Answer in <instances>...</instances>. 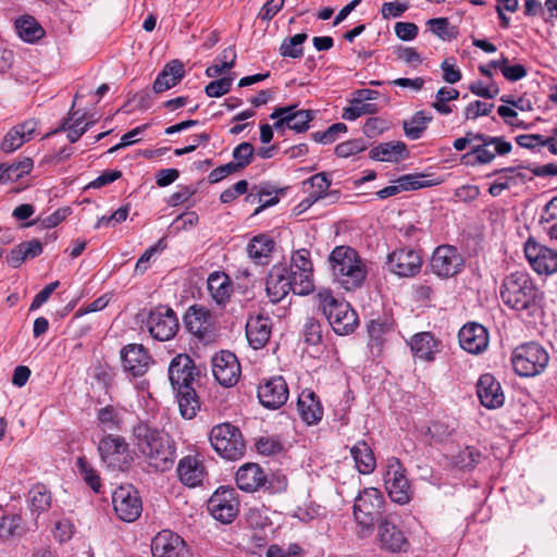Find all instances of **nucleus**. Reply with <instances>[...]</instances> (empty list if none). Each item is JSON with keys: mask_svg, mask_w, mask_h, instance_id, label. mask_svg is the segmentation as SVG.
Masks as SVG:
<instances>
[{"mask_svg": "<svg viewBox=\"0 0 557 557\" xmlns=\"http://www.w3.org/2000/svg\"><path fill=\"white\" fill-rule=\"evenodd\" d=\"M499 296L505 306L527 317L537 318L543 312V294L525 272L517 271L505 276Z\"/></svg>", "mask_w": 557, "mask_h": 557, "instance_id": "nucleus-1", "label": "nucleus"}, {"mask_svg": "<svg viewBox=\"0 0 557 557\" xmlns=\"http://www.w3.org/2000/svg\"><path fill=\"white\" fill-rule=\"evenodd\" d=\"M496 173L500 174L497 181L504 185L505 189H508L509 187L523 182L525 178L524 174L517 168H505L497 171Z\"/></svg>", "mask_w": 557, "mask_h": 557, "instance_id": "nucleus-55", "label": "nucleus"}, {"mask_svg": "<svg viewBox=\"0 0 557 557\" xmlns=\"http://www.w3.org/2000/svg\"><path fill=\"white\" fill-rule=\"evenodd\" d=\"M22 524L20 515H7L0 519V539L8 540L16 534Z\"/></svg>", "mask_w": 557, "mask_h": 557, "instance_id": "nucleus-51", "label": "nucleus"}, {"mask_svg": "<svg viewBox=\"0 0 557 557\" xmlns=\"http://www.w3.org/2000/svg\"><path fill=\"white\" fill-rule=\"evenodd\" d=\"M297 410L300 418L309 425L317 424L323 417V408L320 400L310 389H304L299 394Z\"/></svg>", "mask_w": 557, "mask_h": 557, "instance_id": "nucleus-32", "label": "nucleus"}, {"mask_svg": "<svg viewBox=\"0 0 557 557\" xmlns=\"http://www.w3.org/2000/svg\"><path fill=\"white\" fill-rule=\"evenodd\" d=\"M17 36L25 42L35 44L40 40L46 32L40 23L32 15L24 14L14 22Z\"/></svg>", "mask_w": 557, "mask_h": 557, "instance_id": "nucleus-37", "label": "nucleus"}, {"mask_svg": "<svg viewBox=\"0 0 557 557\" xmlns=\"http://www.w3.org/2000/svg\"><path fill=\"white\" fill-rule=\"evenodd\" d=\"M384 484L394 503L405 505L411 500L412 490L406 475V469L396 457L386 460Z\"/></svg>", "mask_w": 557, "mask_h": 557, "instance_id": "nucleus-9", "label": "nucleus"}, {"mask_svg": "<svg viewBox=\"0 0 557 557\" xmlns=\"http://www.w3.org/2000/svg\"><path fill=\"white\" fill-rule=\"evenodd\" d=\"M288 271L294 280L296 295L305 296L313 290V265L309 250L299 249L295 251Z\"/></svg>", "mask_w": 557, "mask_h": 557, "instance_id": "nucleus-11", "label": "nucleus"}, {"mask_svg": "<svg viewBox=\"0 0 557 557\" xmlns=\"http://www.w3.org/2000/svg\"><path fill=\"white\" fill-rule=\"evenodd\" d=\"M112 504L117 517L125 522L135 521L143 505L138 492L132 485H121L112 494Z\"/></svg>", "mask_w": 557, "mask_h": 557, "instance_id": "nucleus-13", "label": "nucleus"}, {"mask_svg": "<svg viewBox=\"0 0 557 557\" xmlns=\"http://www.w3.org/2000/svg\"><path fill=\"white\" fill-rule=\"evenodd\" d=\"M210 443L222 458L228 460L242 458L246 449L240 431L230 423L213 426L210 432Z\"/></svg>", "mask_w": 557, "mask_h": 557, "instance_id": "nucleus-7", "label": "nucleus"}, {"mask_svg": "<svg viewBox=\"0 0 557 557\" xmlns=\"http://www.w3.org/2000/svg\"><path fill=\"white\" fill-rule=\"evenodd\" d=\"M232 82V77H222L220 79H215L206 86V95L210 98L221 97L230 91Z\"/></svg>", "mask_w": 557, "mask_h": 557, "instance_id": "nucleus-58", "label": "nucleus"}, {"mask_svg": "<svg viewBox=\"0 0 557 557\" xmlns=\"http://www.w3.org/2000/svg\"><path fill=\"white\" fill-rule=\"evenodd\" d=\"M177 474L181 482L187 486L201 484L205 478V467L198 456H186L180 460Z\"/></svg>", "mask_w": 557, "mask_h": 557, "instance_id": "nucleus-31", "label": "nucleus"}, {"mask_svg": "<svg viewBox=\"0 0 557 557\" xmlns=\"http://www.w3.org/2000/svg\"><path fill=\"white\" fill-rule=\"evenodd\" d=\"M70 120H73L72 124H69V121H65L61 127L60 131H67V139L71 143H76L90 127L92 122H87L84 125L83 122L86 119V114H79L78 111H70Z\"/></svg>", "mask_w": 557, "mask_h": 557, "instance_id": "nucleus-45", "label": "nucleus"}, {"mask_svg": "<svg viewBox=\"0 0 557 557\" xmlns=\"http://www.w3.org/2000/svg\"><path fill=\"white\" fill-rule=\"evenodd\" d=\"M315 299L335 333L346 335L355 330L358 318L347 301L336 299L326 288L320 289Z\"/></svg>", "mask_w": 557, "mask_h": 557, "instance_id": "nucleus-4", "label": "nucleus"}, {"mask_svg": "<svg viewBox=\"0 0 557 557\" xmlns=\"http://www.w3.org/2000/svg\"><path fill=\"white\" fill-rule=\"evenodd\" d=\"M265 290L270 301L273 304L283 300L289 292L295 294L294 280L286 267L282 264L272 267L267 277Z\"/></svg>", "mask_w": 557, "mask_h": 557, "instance_id": "nucleus-15", "label": "nucleus"}, {"mask_svg": "<svg viewBox=\"0 0 557 557\" xmlns=\"http://www.w3.org/2000/svg\"><path fill=\"white\" fill-rule=\"evenodd\" d=\"M305 341L310 345H317L322 339V330L320 323L309 318L304 325Z\"/></svg>", "mask_w": 557, "mask_h": 557, "instance_id": "nucleus-59", "label": "nucleus"}, {"mask_svg": "<svg viewBox=\"0 0 557 557\" xmlns=\"http://www.w3.org/2000/svg\"><path fill=\"white\" fill-rule=\"evenodd\" d=\"M428 25H430L433 34L444 40H449L454 37V28L449 26L446 17L431 18L428 21Z\"/></svg>", "mask_w": 557, "mask_h": 557, "instance_id": "nucleus-54", "label": "nucleus"}, {"mask_svg": "<svg viewBox=\"0 0 557 557\" xmlns=\"http://www.w3.org/2000/svg\"><path fill=\"white\" fill-rule=\"evenodd\" d=\"M207 284L209 294L216 305L224 306L230 300L233 286L228 275L213 272L209 275Z\"/></svg>", "mask_w": 557, "mask_h": 557, "instance_id": "nucleus-35", "label": "nucleus"}, {"mask_svg": "<svg viewBox=\"0 0 557 557\" xmlns=\"http://www.w3.org/2000/svg\"><path fill=\"white\" fill-rule=\"evenodd\" d=\"M255 148L250 143L239 144L233 151L234 164L240 171L251 162Z\"/></svg>", "mask_w": 557, "mask_h": 557, "instance_id": "nucleus-52", "label": "nucleus"}, {"mask_svg": "<svg viewBox=\"0 0 557 557\" xmlns=\"http://www.w3.org/2000/svg\"><path fill=\"white\" fill-rule=\"evenodd\" d=\"M28 504L33 515L37 517L47 511L51 506V495L42 484L35 485L29 491Z\"/></svg>", "mask_w": 557, "mask_h": 557, "instance_id": "nucleus-43", "label": "nucleus"}, {"mask_svg": "<svg viewBox=\"0 0 557 557\" xmlns=\"http://www.w3.org/2000/svg\"><path fill=\"white\" fill-rule=\"evenodd\" d=\"M308 36L305 33L296 34L283 40L280 47V53L288 58H301L304 54L302 44L307 40Z\"/></svg>", "mask_w": 557, "mask_h": 557, "instance_id": "nucleus-48", "label": "nucleus"}, {"mask_svg": "<svg viewBox=\"0 0 557 557\" xmlns=\"http://www.w3.org/2000/svg\"><path fill=\"white\" fill-rule=\"evenodd\" d=\"M384 496L375 487L363 488L354 504V516L360 528L359 535L367 536L374 524V521L382 515Z\"/></svg>", "mask_w": 557, "mask_h": 557, "instance_id": "nucleus-5", "label": "nucleus"}, {"mask_svg": "<svg viewBox=\"0 0 557 557\" xmlns=\"http://www.w3.org/2000/svg\"><path fill=\"white\" fill-rule=\"evenodd\" d=\"M127 443L121 436L108 435L104 436L99 445L98 451L101 460L112 468H120L121 460L127 451Z\"/></svg>", "mask_w": 557, "mask_h": 557, "instance_id": "nucleus-28", "label": "nucleus"}, {"mask_svg": "<svg viewBox=\"0 0 557 557\" xmlns=\"http://www.w3.org/2000/svg\"><path fill=\"white\" fill-rule=\"evenodd\" d=\"M476 394L482 406L496 409L504 405L505 396L499 382L490 373L482 374L476 383Z\"/></svg>", "mask_w": 557, "mask_h": 557, "instance_id": "nucleus-23", "label": "nucleus"}, {"mask_svg": "<svg viewBox=\"0 0 557 557\" xmlns=\"http://www.w3.org/2000/svg\"><path fill=\"white\" fill-rule=\"evenodd\" d=\"M377 540L382 549L392 553L406 550L409 546L403 530L387 517L379 522Z\"/></svg>", "mask_w": 557, "mask_h": 557, "instance_id": "nucleus-21", "label": "nucleus"}, {"mask_svg": "<svg viewBox=\"0 0 557 557\" xmlns=\"http://www.w3.org/2000/svg\"><path fill=\"white\" fill-rule=\"evenodd\" d=\"M407 156V147L403 141L383 143L370 150L371 159L381 162H398Z\"/></svg>", "mask_w": 557, "mask_h": 557, "instance_id": "nucleus-38", "label": "nucleus"}, {"mask_svg": "<svg viewBox=\"0 0 557 557\" xmlns=\"http://www.w3.org/2000/svg\"><path fill=\"white\" fill-rule=\"evenodd\" d=\"M194 362L188 355L181 354L169 366V380L173 388H187L194 381Z\"/></svg>", "mask_w": 557, "mask_h": 557, "instance_id": "nucleus-26", "label": "nucleus"}, {"mask_svg": "<svg viewBox=\"0 0 557 557\" xmlns=\"http://www.w3.org/2000/svg\"><path fill=\"white\" fill-rule=\"evenodd\" d=\"M271 320L268 317L257 315L248 319L246 337L253 349L262 348L270 339Z\"/></svg>", "mask_w": 557, "mask_h": 557, "instance_id": "nucleus-29", "label": "nucleus"}, {"mask_svg": "<svg viewBox=\"0 0 557 557\" xmlns=\"http://www.w3.org/2000/svg\"><path fill=\"white\" fill-rule=\"evenodd\" d=\"M208 510L215 520L231 523L239 511V503L233 488L221 487L209 498Z\"/></svg>", "mask_w": 557, "mask_h": 557, "instance_id": "nucleus-14", "label": "nucleus"}, {"mask_svg": "<svg viewBox=\"0 0 557 557\" xmlns=\"http://www.w3.org/2000/svg\"><path fill=\"white\" fill-rule=\"evenodd\" d=\"M256 448L259 454L264 456L274 455L282 450L281 443L272 437H260L256 442Z\"/></svg>", "mask_w": 557, "mask_h": 557, "instance_id": "nucleus-61", "label": "nucleus"}, {"mask_svg": "<svg viewBox=\"0 0 557 557\" xmlns=\"http://www.w3.org/2000/svg\"><path fill=\"white\" fill-rule=\"evenodd\" d=\"M458 339L460 347L473 355L483 352L488 346L487 330L474 322L468 323L460 329Z\"/></svg>", "mask_w": 557, "mask_h": 557, "instance_id": "nucleus-22", "label": "nucleus"}, {"mask_svg": "<svg viewBox=\"0 0 557 557\" xmlns=\"http://www.w3.org/2000/svg\"><path fill=\"white\" fill-rule=\"evenodd\" d=\"M481 458V454L473 447H466L455 457V463L460 468H472Z\"/></svg>", "mask_w": 557, "mask_h": 557, "instance_id": "nucleus-56", "label": "nucleus"}, {"mask_svg": "<svg viewBox=\"0 0 557 557\" xmlns=\"http://www.w3.org/2000/svg\"><path fill=\"white\" fill-rule=\"evenodd\" d=\"M236 60V52L234 48L228 47L222 51L216 58V62L206 70L208 77L214 78L221 76L223 73L234 67Z\"/></svg>", "mask_w": 557, "mask_h": 557, "instance_id": "nucleus-46", "label": "nucleus"}, {"mask_svg": "<svg viewBox=\"0 0 557 557\" xmlns=\"http://www.w3.org/2000/svg\"><path fill=\"white\" fill-rule=\"evenodd\" d=\"M540 223L557 226V196L544 206L541 212Z\"/></svg>", "mask_w": 557, "mask_h": 557, "instance_id": "nucleus-63", "label": "nucleus"}, {"mask_svg": "<svg viewBox=\"0 0 557 557\" xmlns=\"http://www.w3.org/2000/svg\"><path fill=\"white\" fill-rule=\"evenodd\" d=\"M512 146L503 137L490 136L478 133L476 143L471 148L470 152L462 156L461 161L468 165H484L491 163L496 154L505 156L509 153Z\"/></svg>", "mask_w": 557, "mask_h": 557, "instance_id": "nucleus-6", "label": "nucleus"}, {"mask_svg": "<svg viewBox=\"0 0 557 557\" xmlns=\"http://www.w3.org/2000/svg\"><path fill=\"white\" fill-rule=\"evenodd\" d=\"M465 264V259L458 249L450 245L438 246L431 258V270L440 277H451L458 274Z\"/></svg>", "mask_w": 557, "mask_h": 557, "instance_id": "nucleus-12", "label": "nucleus"}, {"mask_svg": "<svg viewBox=\"0 0 557 557\" xmlns=\"http://www.w3.org/2000/svg\"><path fill=\"white\" fill-rule=\"evenodd\" d=\"M494 108L493 103L482 102L480 100H475L470 102L465 109V119L466 120H476L479 116L488 115Z\"/></svg>", "mask_w": 557, "mask_h": 557, "instance_id": "nucleus-57", "label": "nucleus"}, {"mask_svg": "<svg viewBox=\"0 0 557 557\" xmlns=\"http://www.w3.org/2000/svg\"><path fill=\"white\" fill-rule=\"evenodd\" d=\"M150 335L160 342L170 341L178 331V320L172 308L158 306L144 320Z\"/></svg>", "mask_w": 557, "mask_h": 557, "instance_id": "nucleus-10", "label": "nucleus"}, {"mask_svg": "<svg viewBox=\"0 0 557 557\" xmlns=\"http://www.w3.org/2000/svg\"><path fill=\"white\" fill-rule=\"evenodd\" d=\"M346 132H347L346 124L335 123V124L331 125L326 131L315 132L312 134V136L317 143H321V144L325 145V144L334 143L338 138L339 134L346 133Z\"/></svg>", "mask_w": 557, "mask_h": 557, "instance_id": "nucleus-53", "label": "nucleus"}, {"mask_svg": "<svg viewBox=\"0 0 557 557\" xmlns=\"http://www.w3.org/2000/svg\"><path fill=\"white\" fill-rule=\"evenodd\" d=\"M77 468L87 485H89L92 491L99 492L101 486L100 479L85 457H79L77 459Z\"/></svg>", "mask_w": 557, "mask_h": 557, "instance_id": "nucleus-50", "label": "nucleus"}, {"mask_svg": "<svg viewBox=\"0 0 557 557\" xmlns=\"http://www.w3.org/2000/svg\"><path fill=\"white\" fill-rule=\"evenodd\" d=\"M177 392L180 413L185 419H193L200 408L198 397L191 386L174 388Z\"/></svg>", "mask_w": 557, "mask_h": 557, "instance_id": "nucleus-41", "label": "nucleus"}, {"mask_svg": "<svg viewBox=\"0 0 557 557\" xmlns=\"http://www.w3.org/2000/svg\"><path fill=\"white\" fill-rule=\"evenodd\" d=\"M469 89L472 94L485 99H493L499 94V88L495 83L484 85L482 82L478 81L472 83Z\"/></svg>", "mask_w": 557, "mask_h": 557, "instance_id": "nucleus-60", "label": "nucleus"}, {"mask_svg": "<svg viewBox=\"0 0 557 557\" xmlns=\"http://www.w3.org/2000/svg\"><path fill=\"white\" fill-rule=\"evenodd\" d=\"M434 185L430 181L426 180V176L423 174H407L400 176L395 185L386 186L379 191H376V196L381 199H386L388 197L395 196L403 190H416L423 187H429Z\"/></svg>", "mask_w": 557, "mask_h": 557, "instance_id": "nucleus-33", "label": "nucleus"}, {"mask_svg": "<svg viewBox=\"0 0 557 557\" xmlns=\"http://www.w3.org/2000/svg\"><path fill=\"white\" fill-rule=\"evenodd\" d=\"M212 372L222 386L231 387L239 380L240 366L233 352L222 350L212 358Z\"/></svg>", "mask_w": 557, "mask_h": 557, "instance_id": "nucleus-16", "label": "nucleus"}, {"mask_svg": "<svg viewBox=\"0 0 557 557\" xmlns=\"http://www.w3.org/2000/svg\"><path fill=\"white\" fill-rule=\"evenodd\" d=\"M549 361L548 352L536 343H529L516 348L512 367L520 376H534L545 370Z\"/></svg>", "mask_w": 557, "mask_h": 557, "instance_id": "nucleus-8", "label": "nucleus"}, {"mask_svg": "<svg viewBox=\"0 0 557 557\" xmlns=\"http://www.w3.org/2000/svg\"><path fill=\"white\" fill-rule=\"evenodd\" d=\"M387 265L391 272L398 276H414L420 272L422 259L411 248H400L388 255Z\"/></svg>", "mask_w": 557, "mask_h": 557, "instance_id": "nucleus-17", "label": "nucleus"}, {"mask_svg": "<svg viewBox=\"0 0 557 557\" xmlns=\"http://www.w3.org/2000/svg\"><path fill=\"white\" fill-rule=\"evenodd\" d=\"M274 248L273 240L264 234L251 238L247 245L249 258L257 264H267Z\"/></svg>", "mask_w": 557, "mask_h": 557, "instance_id": "nucleus-40", "label": "nucleus"}, {"mask_svg": "<svg viewBox=\"0 0 557 557\" xmlns=\"http://www.w3.org/2000/svg\"><path fill=\"white\" fill-rule=\"evenodd\" d=\"M431 120L432 116L424 111L416 112L410 120L405 121L403 124L406 136L412 140L419 139Z\"/></svg>", "mask_w": 557, "mask_h": 557, "instance_id": "nucleus-47", "label": "nucleus"}, {"mask_svg": "<svg viewBox=\"0 0 557 557\" xmlns=\"http://www.w3.org/2000/svg\"><path fill=\"white\" fill-rule=\"evenodd\" d=\"M258 398L261 405L269 409L282 407L288 399V388L282 376L265 380L258 387Z\"/></svg>", "mask_w": 557, "mask_h": 557, "instance_id": "nucleus-20", "label": "nucleus"}, {"mask_svg": "<svg viewBox=\"0 0 557 557\" xmlns=\"http://www.w3.org/2000/svg\"><path fill=\"white\" fill-rule=\"evenodd\" d=\"M412 354L424 361H432L440 350V342L430 332L413 335L409 342Z\"/></svg>", "mask_w": 557, "mask_h": 557, "instance_id": "nucleus-34", "label": "nucleus"}, {"mask_svg": "<svg viewBox=\"0 0 557 557\" xmlns=\"http://www.w3.org/2000/svg\"><path fill=\"white\" fill-rule=\"evenodd\" d=\"M124 370L132 376H143L152 363L148 350L141 344H128L121 350Z\"/></svg>", "mask_w": 557, "mask_h": 557, "instance_id": "nucleus-19", "label": "nucleus"}, {"mask_svg": "<svg viewBox=\"0 0 557 557\" xmlns=\"http://www.w3.org/2000/svg\"><path fill=\"white\" fill-rule=\"evenodd\" d=\"M307 183H309L314 190L300 203V206H304L305 208H309L312 203L327 195V189L331 186V180L326 173L321 172L311 176Z\"/></svg>", "mask_w": 557, "mask_h": 557, "instance_id": "nucleus-44", "label": "nucleus"}, {"mask_svg": "<svg viewBox=\"0 0 557 557\" xmlns=\"http://www.w3.org/2000/svg\"><path fill=\"white\" fill-rule=\"evenodd\" d=\"M524 251L533 270L539 274L549 275L557 271L556 250L527 244Z\"/></svg>", "mask_w": 557, "mask_h": 557, "instance_id": "nucleus-24", "label": "nucleus"}, {"mask_svg": "<svg viewBox=\"0 0 557 557\" xmlns=\"http://www.w3.org/2000/svg\"><path fill=\"white\" fill-rule=\"evenodd\" d=\"M301 548L297 544H290L287 548H282L278 545H271L268 548L267 557H296Z\"/></svg>", "mask_w": 557, "mask_h": 557, "instance_id": "nucleus-64", "label": "nucleus"}, {"mask_svg": "<svg viewBox=\"0 0 557 557\" xmlns=\"http://www.w3.org/2000/svg\"><path fill=\"white\" fill-rule=\"evenodd\" d=\"M185 76L184 64L180 60L168 62L158 74L152 85V91L160 94L176 86Z\"/></svg>", "mask_w": 557, "mask_h": 557, "instance_id": "nucleus-30", "label": "nucleus"}, {"mask_svg": "<svg viewBox=\"0 0 557 557\" xmlns=\"http://www.w3.org/2000/svg\"><path fill=\"white\" fill-rule=\"evenodd\" d=\"M37 121L27 120L13 126L3 137L0 148L3 152L10 153L17 150L24 143L29 141L36 129Z\"/></svg>", "mask_w": 557, "mask_h": 557, "instance_id": "nucleus-27", "label": "nucleus"}, {"mask_svg": "<svg viewBox=\"0 0 557 557\" xmlns=\"http://www.w3.org/2000/svg\"><path fill=\"white\" fill-rule=\"evenodd\" d=\"M248 189V183L245 180L238 181L232 187L225 189L220 195V200L223 203H230L235 200L238 196L245 194Z\"/></svg>", "mask_w": 557, "mask_h": 557, "instance_id": "nucleus-62", "label": "nucleus"}, {"mask_svg": "<svg viewBox=\"0 0 557 557\" xmlns=\"http://www.w3.org/2000/svg\"><path fill=\"white\" fill-rule=\"evenodd\" d=\"M288 128L297 133H302L309 128V123L314 117V112L311 110H290L287 112Z\"/></svg>", "mask_w": 557, "mask_h": 557, "instance_id": "nucleus-49", "label": "nucleus"}, {"mask_svg": "<svg viewBox=\"0 0 557 557\" xmlns=\"http://www.w3.org/2000/svg\"><path fill=\"white\" fill-rule=\"evenodd\" d=\"M329 263L335 281L346 290L359 288L367 277L366 262L351 247H335L329 256Z\"/></svg>", "mask_w": 557, "mask_h": 557, "instance_id": "nucleus-3", "label": "nucleus"}, {"mask_svg": "<svg viewBox=\"0 0 557 557\" xmlns=\"http://www.w3.org/2000/svg\"><path fill=\"white\" fill-rule=\"evenodd\" d=\"M33 160L23 158L21 161L10 165L0 164V182L7 184L9 182L18 181L24 174H28L33 169Z\"/></svg>", "mask_w": 557, "mask_h": 557, "instance_id": "nucleus-42", "label": "nucleus"}, {"mask_svg": "<svg viewBox=\"0 0 557 557\" xmlns=\"http://www.w3.org/2000/svg\"><path fill=\"white\" fill-rule=\"evenodd\" d=\"M134 445L147 465L157 471L172 468L175 449L169 435L146 423H138L133 429Z\"/></svg>", "mask_w": 557, "mask_h": 557, "instance_id": "nucleus-2", "label": "nucleus"}, {"mask_svg": "<svg viewBox=\"0 0 557 557\" xmlns=\"http://www.w3.org/2000/svg\"><path fill=\"white\" fill-rule=\"evenodd\" d=\"M350 455L355 460L357 470L361 474H370L374 471L376 466L375 457L371 447L366 441H358L350 448Z\"/></svg>", "mask_w": 557, "mask_h": 557, "instance_id": "nucleus-39", "label": "nucleus"}, {"mask_svg": "<svg viewBox=\"0 0 557 557\" xmlns=\"http://www.w3.org/2000/svg\"><path fill=\"white\" fill-rule=\"evenodd\" d=\"M153 557H188L184 540L170 530H162L151 543Z\"/></svg>", "mask_w": 557, "mask_h": 557, "instance_id": "nucleus-18", "label": "nucleus"}, {"mask_svg": "<svg viewBox=\"0 0 557 557\" xmlns=\"http://www.w3.org/2000/svg\"><path fill=\"white\" fill-rule=\"evenodd\" d=\"M211 315L208 310L202 307H190L185 317L184 322L187 330L195 336L202 338L210 329Z\"/></svg>", "mask_w": 557, "mask_h": 557, "instance_id": "nucleus-36", "label": "nucleus"}, {"mask_svg": "<svg viewBox=\"0 0 557 557\" xmlns=\"http://www.w3.org/2000/svg\"><path fill=\"white\" fill-rule=\"evenodd\" d=\"M235 480L239 490L253 493L265 486L268 478L264 470L258 463L248 462L239 467Z\"/></svg>", "mask_w": 557, "mask_h": 557, "instance_id": "nucleus-25", "label": "nucleus"}]
</instances>
